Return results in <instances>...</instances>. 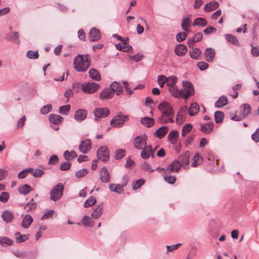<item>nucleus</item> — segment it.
<instances>
[{
    "instance_id": "43",
    "label": "nucleus",
    "mask_w": 259,
    "mask_h": 259,
    "mask_svg": "<svg viewBox=\"0 0 259 259\" xmlns=\"http://www.w3.org/2000/svg\"><path fill=\"white\" fill-rule=\"evenodd\" d=\"M64 157L67 161H69L72 159L77 157L75 151L72 150L71 152L65 151L64 153Z\"/></svg>"
},
{
    "instance_id": "18",
    "label": "nucleus",
    "mask_w": 259,
    "mask_h": 259,
    "mask_svg": "<svg viewBox=\"0 0 259 259\" xmlns=\"http://www.w3.org/2000/svg\"><path fill=\"white\" fill-rule=\"evenodd\" d=\"M201 131L205 134H209L213 129V123L209 122L206 123L200 124Z\"/></svg>"
},
{
    "instance_id": "4",
    "label": "nucleus",
    "mask_w": 259,
    "mask_h": 259,
    "mask_svg": "<svg viewBox=\"0 0 259 259\" xmlns=\"http://www.w3.org/2000/svg\"><path fill=\"white\" fill-rule=\"evenodd\" d=\"M64 185L62 183H59L55 186L50 192V199L53 201L59 200L63 195Z\"/></svg>"
},
{
    "instance_id": "40",
    "label": "nucleus",
    "mask_w": 259,
    "mask_h": 259,
    "mask_svg": "<svg viewBox=\"0 0 259 259\" xmlns=\"http://www.w3.org/2000/svg\"><path fill=\"white\" fill-rule=\"evenodd\" d=\"M179 136V133L177 131H171L168 135V140L171 144H174L177 142Z\"/></svg>"
},
{
    "instance_id": "1",
    "label": "nucleus",
    "mask_w": 259,
    "mask_h": 259,
    "mask_svg": "<svg viewBox=\"0 0 259 259\" xmlns=\"http://www.w3.org/2000/svg\"><path fill=\"white\" fill-rule=\"evenodd\" d=\"M159 110L162 115L158 119V121L161 124H166L167 122H174V111L171 105L166 102L163 101L158 106Z\"/></svg>"
},
{
    "instance_id": "35",
    "label": "nucleus",
    "mask_w": 259,
    "mask_h": 259,
    "mask_svg": "<svg viewBox=\"0 0 259 259\" xmlns=\"http://www.w3.org/2000/svg\"><path fill=\"white\" fill-rule=\"evenodd\" d=\"M228 103L227 98L225 96L220 97L215 103V106L218 108H221Z\"/></svg>"
},
{
    "instance_id": "7",
    "label": "nucleus",
    "mask_w": 259,
    "mask_h": 259,
    "mask_svg": "<svg viewBox=\"0 0 259 259\" xmlns=\"http://www.w3.org/2000/svg\"><path fill=\"white\" fill-rule=\"evenodd\" d=\"M128 117L126 115H124L121 113L114 116L110 121V125L112 127H120L123 125L124 122L128 120Z\"/></svg>"
},
{
    "instance_id": "15",
    "label": "nucleus",
    "mask_w": 259,
    "mask_h": 259,
    "mask_svg": "<svg viewBox=\"0 0 259 259\" xmlns=\"http://www.w3.org/2000/svg\"><path fill=\"white\" fill-rule=\"evenodd\" d=\"M100 180L102 183H107L110 181V177L106 167H103L100 172Z\"/></svg>"
},
{
    "instance_id": "2",
    "label": "nucleus",
    "mask_w": 259,
    "mask_h": 259,
    "mask_svg": "<svg viewBox=\"0 0 259 259\" xmlns=\"http://www.w3.org/2000/svg\"><path fill=\"white\" fill-rule=\"evenodd\" d=\"M74 68L77 71L84 72L90 66L88 56L78 55L73 61Z\"/></svg>"
},
{
    "instance_id": "12",
    "label": "nucleus",
    "mask_w": 259,
    "mask_h": 259,
    "mask_svg": "<svg viewBox=\"0 0 259 259\" xmlns=\"http://www.w3.org/2000/svg\"><path fill=\"white\" fill-rule=\"evenodd\" d=\"M101 34L100 30L96 28H92L89 33V39L90 41H95L100 39Z\"/></svg>"
},
{
    "instance_id": "14",
    "label": "nucleus",
    "mask_w": 259,
    "mask_h": 259,
    "mask_svg": "<svg viewBox=\"0 0 259 259\" xmlns=\"http://www.w3.org/2000/svg\"><path fill=\"white\" fill-rule=\"evenodd\" d=\"M190 155V152L189 151H186L179 156L178 161L181 163L182 166L185 167L189 165Z\"/></svg>"
},
{
    "instance_id": "27",
    "label": "nucleus",
    "mask_w": 259,
    "mask_h": 259,
    "mask_svg": "<svg viewBox=\"0 0 259 259\" xmlns=\"http://www.w3.org/2000/svg\"><path fill=\"white\" fill-rule=\"evenodd\" d=\"M189 55L192 59L199 60L201 59V51L199 48H193L189 51Z\"/></svg>"
},
{
    "instance_id": "32",
    "label": "nucleus",
    "mask_w": 259,
    "mask_h": 259,
    "mask_svg": "<svg viewBox=\"0 0 259 259\" xmlns=\"http://www.w3.org/2000/svg\"><path fill=\"white\" fill-rule=\"evenodd\" d=\"M225 37L228 42L232 45H234L236 46H240L238 40L235 35L231 34H227L225 35Z\"/></svg>"
},
{
    "instance_id": "58",
    "label": "nucleus",
    "mask_w": 259,
    "mask_h": 259,
    "mask_svg": "<svg viewBox=\"0 0 259 259\" xmlns=\"http://www.w3.org/2000/svg\"><path fill=\"white\" fill-rule=\"evenodd\" d=\"M88 172V170L86 168H82L78 170L75 176L77 178H81L85 176Z\"/></svg>"
},
{
    "instance_id": "48",
    "label": "nucleus",
    "mask_w": 259,
    "mask_h": 259,
    "mask_svg": "<svg viewBox=\"0 0 259 259\" xmlns=\"http://www.w3.org/2000/svg\"><path fill=\"white\" fill-rule=\"evenodd\" d=\"M36 208V203L33 199H32L30 201L27 203L25 206V209L27 211H30L32 210L35 209Z\"/></svg>"
},
{
    "instance_id": "11",
    "label": "nucleus",
    "mask_w": 259,
    "mask_h": 259,
    "mask_svg": "<svg viewBox=\"0 0 259 259\" xmlns=\"http://www.w3.org/2000/svg\"><path fill=\"white\" fill-rule=\"evenodd\" d=\"M91 147V140L90 139H85L81 141L78 149L80 152L86 154L90 150Z\"/></svg>"
},
{
    "instance_id": "56",
    "label": "nucleus",
    "mask_w": 259,
    "mask_h": 259,
    "mask_svg": "<svg viewBox=\"0 0 259 259\" xmlns=\"http://www.w3.org/2000/svg\"><path fill=\"white\" fill-rule=\"evenodd\" d=\"M52 109V106L51 104H47L43 106L40 109V112L42 114H46L50 112Z\"/></svg>"
},
{
    "instance_id": "20",
    "label": "nucleus",
    "mask_w": 259,
    "mask_h": 259,
    "mask_svg": "<svg viewBox=\"0 0 259 259\" xmlns=\"http://www.w3.org/2000/svg\"><path fill=\"white\" fill-rule=\"evenodd\" d=\"M219 7L218 2L213 1L206 4L204 7V11L206 12H209L216 10Z\"/></svg>"
},
{
    "instance_id": "37",
    "label": "nucleus",
    "mask_w": 259,
    "mask_h": 259,
    "mask_svg": "<svg viewBox=\"0 0 259 259\" xmlns=\"http://www.w3.org/2000/svg\"><path fill=\"white\" fill-rule=\"evenodd\" d=\"M199 110L198 105L196 103H193L191 104L189 109L188 112L190 116H194L197 114Z\"/></svg>"
},
{
    "instance_id": "8",
    "label": "nucleus",
    "mask_w": 259,
    "mask_h": 259,
    "mask_svg": "<svg viewBox=\"0 0 259 259\" xmlns=\"http://www.w3.org/2000/svg\"><path fill=\"white\" fill-rule=\"evenodd\" d=\"M140 155L144 159H147L150 157L154 158L155 156V149H153L151 145H146L142 149Z\"/></svg>"
},
{
    "instance_id": "41",
    "label": "nucleus",
    "mask_w": 259,
    "mask_h": 259,
    "mask_svg": "<svg viewBox=\"0 0 259 259\" xmlns=\"http://www.w3.org/2000/svg\"><path fill=\"white\" fill-rule=\"evenodd\" d=\"M81 223L85 227L92 228L93 227V222L91 219L88 215H84L81 220Z\"/></svg>"
},
{
    "instance_id": "42",
    "label": "nucleus",
    "mask_w": 259,
    "mask_h": 259,
    "mask_svg": "<svg viewBox=\"0 0 259 259\" xmlns=\"http://www.w3.org/2000/svg\"><path fill=\"white\" fill-rule=\"evenodd\" d=\"M202 162V158L199 153H197L194 157L193 161L192 162L191 166L192 167H196L200 165Z\"/></svg>"
},
{
    "instance_id": "3",
    "label": "nucleus",
    "mask_w": 259,
    "mask_h": 259,
    "mask_svg": "<svg viewBox=\"0 0 259 259\" xmlns=\"http://www.w3.org/2000/svg\"><path fill=\"white\" fill-rule=\"evenodd\" d=\"M181 97L187 100L194 94V89L192 83L189 81H183L182 89L180 90Z\"/></svg>"
},
{
    "instance_id": "24",
    "label": "nucleus",
    "mask_w": 259,
    "mask_h": 259,
    "mask_svg": "<svg viewBox=\"0 0 259 259\" xmlns=\"http://www.w3.org/2000/svg\"><path fill=\"white\" fill-rule=\"evenodd\" d=\"M168 131V127L167 126H163L159 128L154 133V136L159 139H162Z\"/></svg>"
},
{
    "instance_id": "21",
    "label": "nucleus",
    "mask_w": 259,
    "mask_h": 259,
    "mask_svg": "<svg viewBox=\"0 0 259 259\" xmlns=\"http://www.w3.org/2000/svg\"><path fill=\"white\" fill-rule=\"evenodd\" d=\"M19 34L17 31L12 32L11 33H8L6 35V39L8 41H12L15 42L17 44H20L19 39Z\"/></svg>"
},
{
    "instance_id": "26",
    "label": "nucleus",
    "mask_w": 259,
    "mask_h": 259,
    "mask_svg": "<svg viewBox=\"0 0 259 259\" xmlns=\"http://www.w3.org/2000/svg\"><path fill=\"white\" fill-rule=\"evenodd\" d=\"M109 88L112 90L113 95L115 93L117 95H119L121 94L123 91L122 85H120L116 81L113 82Z\"/></svg>"
},
{
    "instance_id": "49",
    "label": "nucleus",
    "mask_w": 259,
    "mask_h": 259,
    "mask_svg": "<svg viewBox=\"0 0 259 259\" xmlns=\"http://www.w3.org/2000/svg\"><path fill=\"white\" fill-rule=\"evenodd\" d=\"M178 78L176 76L172 75L168 77H166V84L169 87L175 85L177 81Z\"/></svg>"
},
{
    "instance_id": "47",
    "label": "nucleus",
    "mask_w": 259,
    "mask_h": 259,
    "mask_svg": "<svg viewBox=\"0 0 259 259\" xmlns=\"http://www.w3.org/2000/svg\"><path fill=\"white\" fill-rule=\"evenodd\" d=\"M70 110V105H66L61 106L58 110L59 113L62 115H67Z\"/></svg>"
},
{
    "instance_id": "53",
    "label": "nucleus",
    "mask_w": 259,
    "mask_h": 259,
    "mask_svg": "<svg viewBox=\"0 0 259 259\" xmlns=\"http://www.w3.org/2000/svg\"><path fill=\"white\" fill-rule=\"evenodd\" d=\"M26 56L30 59H35L38 58V54L37 51H28L26 53Z\"/></svg>"
},
{
    "instance_id": "59",
    "label": "nucleus",
    "mask_w": 259,
    "mask_h": 259,
    "mask_svg": "<svg viewBox=\"0 0 259 259\" xmlns=\"http://www.w3.org/2000/svg\"><path fill=\"white\" fill-rule=\"evenodd\" d=\"M9 199V194L6 192L1 193L0 195V201L3 203H6Z\"/></svg>"
},
{
    "instance_id": "46",
    "label": "nucleus",
    "mask_w": 259,
    "mask_h": 259,
    "mask_svg": "<svg viewBox=\"0 0 259 259\" xmlns=\"http://www.w3.org/2000/svg\"><path fill=\"white\" fill-rule=\"evenodd\" d=\"M191 20L189 18H186L182 21L181 27L183 30L185 31L188 30L189 27L190 26Z\"/></svg>"
},
{
    "instance_id": "45",
    "label": "nucleus",
    "mask_w": 259,
    "mask_h": 259,
    "mask_svg": "<svg viewBox=\"0 0 259 259\" xmlns=\"http://www.w3.org/2000/svg\"><path fill=\"white\" fill-rule=\"evenodd\" d=\"M214 116L216 123H220L223 121L224 114L222 111H218L214 112Z\"/></svg>"
},
{
    "instance_id": "60",
    "label": "nucleus",
    "mask_w": 259,
    "mask_h": 259,
    "mask_svg": "<svg viewBox=\"0 0 259 259\" xmlns=\"http://www.w3.org/2000/svg\"><path fill=\"white\" fill-rule=\"evenodd\" d=\"M143 57L142 54H137L135 55H130L128 58L131 60L134 61L136 62L141 61Z\"/></svg>"
},
{
    "instance_id": "44",
    "label": "nucleus",
    "mask_w": 259,
    "mask_h": 259,
    "mask_svg": "<svg viewBox=\"0 0 259 259\" xmlns=\"http://www.w3.org/2000/svg\"><path fill=\"white\" fill-rule=\"evenodd\" d=\"M29 235H21L19 232H16L15 233V237L17 241L19 243L23 242L27 240L29 238Z\"/></svg>"
},
{
    "instance_id": "64",
    "label": "nucleus",
    "mask_w": 259,
    "mask_h": 259,
    "mask_svg": "<svg viewBox=\"0 0 259 259\" xmlns=\"http://www.w3.org/2000/svg\"><path fill=\"white\" fill-rule=\"evenodd\" d=\"M251 138L255 143L259 142V128L251 135Z\"/></svg>"
},
{
    "instance_id": "10",
    "label": "nucleus",
    "mask_w": 259,
    "mask_h": 259,
    "mask_svg": "<svg viewBox=\"0 0 259 259\" xmlns=\"http://www.w3.org/2000/svg\"><path fill=\"white\" fill-rule=\"evenodd\" d=\"M97 157L99 159L102 161H107L109 158V152L107 147L105 146L100 147L97 153Z\"/></svg>"
},
{
    "instance_id": "62",
    "label": "nucleus",
    "mask_w": 259,
    "mask_h": 259,
    "mask_svg": "<svg viewBox=\"0 0 259 259\" xmlns=\"http://www.w3.org/2000/svg\"><path fill=\"white\" fill-rule=\"evenodd\" d=\"M121 45L122 47V51L123 52H128L132 49V47L130 46L128 42L123 40L121 41Z\"/></svg>"
},
{
    "instance_id": "31",
    "label": "nucleus",
    "mask_w": 259,
    "mask_h": 259,
    "mask_svg": "<svg viewBox=\"0 0 259 259\" xmlns=\"http://www.w3.org/2000/svg\"><path fill=\"white\" fill-rule=\"evenodd\" d=\"M181 163L178 160H174L167 168L166 170L170 171L178 172L181 166Z\"/></svg>"
},
{
    "instance_id": "16",
    "label": "nucleus",
    "mask_w": 259,
    "mask_h": 259,
    "mask_svg": "<svg viewBox=\"0 0 259 259\" xmlns=\"http://www.w3.org/2000/svg\"><path fill=\"white\" fill-rule=\"evenodd\" d=\"M187 107L186 106L182 108L177 114L176 122L178 124H182L185 121V116L186 115Z\"/></svg>"
},
{
    "instance_id": "13",
    "label": "nucleus",
    "mask_w": 259,
    "mask_h": 259,
    "mask_svg": "<svg viewBox=\"0 0 259 259\" xmlns=\"http://www.w3.org/2000/svg\"><path fill=\"white\" fill-rule=\"evenodd\" d=\"M87 116V111L83 109H79L75 111L74 118L77 122H81L84 120Z\"/></svg>"
},
{
    "instance_id": "57",
    "label": "nucleus",
    "mask_w": 259,
    "mask_h": 259,
    "mask_svg": "<svg viewBox=\"0 0 259 259\" xmlns=\"http://www.w3.org/2000/svg\"><path fill=\"white\" fill-rule=\"evenodd\" d=\"M125 154V151L123 149H118L115 152V157L116 159L119 160L121 159Z\"/></svg>"
},
{
    "instance_id": "6",
    "label": "nucleus",
    "mask_w": 259,
    "mask_h": 259,
    "mask_svg": "<svg viewBox=\"0 0 259 259\" xmlns=\"http://www.w3.org/2000/svg\"><path fill=\"white\" fill-rule=\"evenodd\" d=\"M100 85L98 83L88 82L83 83L81 85L82 91L85 94H91L99 90Z\"/></svg>"
},
{
    "instance_id": "34",
    "label": "nucleus",
    "mask_w": 259,
    "mask_h": 259,
    "mask_svg": "<svg viewBox=\"0 0 259 259\" xmlns=\"http://www.w3.org/2000/svg\"><path fill=\"white\" fill-rule=\"evenodd\" d=\"M168 91L173 97L177 98L181 97L182 95L180 92V90L179 89L177 86L174 85L169 87Z\"/></svg>"
},
{
    "instance_id": "55",
    "label": "nucleus",
    "mask_w": 259,
    "mask_h": 259,
    "mask_svg": "<svg viewBox=\"0 0 259 259\" xmlns=\"http://www.w3.org/2000/svg\"><path fill=\"white\" fill-rule=\"evenodd\" d=\"M144 183V180L143 179H139L133 183L132 184V188L134 190H136L140 188Z\"/></svg>"
},
{
    "instance_id": "38",
    "label": "nucleus",
    "mask_w": 259,
    "mask_h": 259,
    "mask_svg": "<svg viewBox=\"0 0 259 259\" xmlns=\"http://www.w3.org/2000/svg\"><path fill=\"white\" fill-rule=\"evenodd\" d=\"M32 190V189L30 187V185L27 184H24L20 186L18 188L19 192L24 195L27 194L28 193L31 192Z\"/></svg>"
},
{
    "instance_id": "63",
    "label": "nucleus",
    "mask_w": 259,
    "mask_h": 259,
    "mask_svg": "<svg viewBox=\"0 0 259 259\" xmlns=\"http://www.w3.org/2000/svg\"><path fill=\"white\" fill-rule=\"evenodd\" d=\"M45 174V171L39 169H33L32 176L35 178H39Z\"/></svg>"
},
{
    "instance_id": "19",
    "label": "nucleus",
    "mask_w": 259,
    "mask_h": 259,
    "mask_svg": "<svg viewBox=\"0 0 259 259\" xmlns=\"http://www.w3.org/2000/svg\"><path fill=\"white\" fill-rule=\"evenodd\" d=\"M113 91L111 89L106 88L104 89L100 94V98L101 100H106L112 98L113 97Z\"/></svg>"
},
{
    "instance_id": "39",
    "label": "nucleus",
    "mask_w": 259,
    "mask_h": 259,
    "mask_svg": "<svg viewBox=\"0 0 259 259\" xmlns=\"http://www.w3.org/2000/svg\"><path fill=\"white\" fill-rule=\"evenodd\" d=\"M13 213L7 210L4 211L2 215V219L6 223H10L13 219Z\"/></svg>"
},
{
    "instance_id": "17",
    "label": "nucleus",
    "mask_w": 259,
    "mask_h": 259,
    "mask_svg": "<svg viewBox=\"0 0 259 259\" xmlns=\"http://www.w3.org/2000/svg\"><path fill=\"white\" fill-rule=\"evenodd\" d=\"M215 55V51L214 49L211 48H206L204 52L205 60L208 62L213 61Z\"/></svg>"
},
{
    "instance_id": "33",
    "label": "nucleus",
    "mask_w": 259,
    "mask_h": 259,
    "mask_svg": "<svg viewBox=\"0 0 259 259\" xmlns=\"http://www.w3.org/2000/svg\"><path fill=\"white\" fill-rule=\"evenodd\" d=\"M89 73L90 77L96 81H99L101 80L100 74L97 70L94 68H91L90 69Z\"/></svg>"
},
{
    "instance_id": "51",
    "label": "nucleus",
    "mask_w": 259,
    "mask_h": 259,
    "mask_svg": "<svg viewBox=\"0 0 259 259\" xmlns=\"http://www.w3.org/2000/svg\"><path fill=\"white\" fill-rule=\"evenodd\" d=\"M12 240L8 237H0V244L3 246L10 245L12 244Z\"/></svg>"
},
{
    "instance_id": "25",
    "label": "nucleus",
    "mask_w": 259,
    "mask_h": 259,
    "mask_svg": "<svg viewBox=\"0 0 259 259\" xmlns=\"http://www.w3.org/2000/svg\"><path fill=\"white\" fill-rule=\"evenodd\" d=\"M33 220L31 215L29 214L25 215L22 219L21 224V227L24 229L28 228L33 222Z\"/></svg>"
},
{
    "instance_id": "61",
    "label": "nucleus",
    "mask_w": 259,
    "mask_h": 259,
    "mask_svg": "<svg viewBox=\"0 0 259 259\" xmlns=\"http://www.w3.org/2000/svg\"><path fill=\"white\" fill-rule=\"evenodd\" d=\"M142 169L143 170H144L145 171H148L149 172H153V171L155 170V169H152L149 163L146 162H144L142 165Z\"/></svg>"
},
{
    "instance_id": "9",
    "label": "nucleus",
    "mask_w": 259,
    "mask_h": 259,
    "mask_svg": "<svg viewBox=\"0 0 259 259\" xmlns=\"http://www.w3.org/2000/svg\"><path fill=\"white\" fill-rule=\"evenodd\" d=\"M95 120H99L105 118L110 114V110L107 108H97L94 110Z\"/></svg>"
},
{
    "instance_id": "22",
    "label": "nucleus",
    "mask_w": 259,
    "mask_h": 259,
    "mask_svg": "<svg viewBox=\"0 0 259 259\" xmlns=\"http://www.w3.org/2000/svg\"><path fill=\"white\" fill-rule=\"evenodd\" d=\"M251 108L248 104H244L240 107V115L244 119L251 112Z\"/></svg>"
},
{
    "instance_id": "52",
    "label": "nucleus",
    "mask_w": 259,
    "mask_h": 259,
    "mask_svg": "<svg viewBox=\"0 0 259 259\" xmlns=\"http://www.w3.org/2000/svg\"><path fill=\"white\" fill-rule=\"evenodd\" d=\"M96 202L95 197L91 196L89 197L84 202V206L85 207H89L93 205Z\"/></svg>"
},
{
    "instance_id": "36",
    "label": "nucleus",
    "mask_w": 259,
    "mask_h": 259,
    "mask_svg": "<svg viewBox=\"0 0 259 259\" xmlns=\"http://www.w3.org/2000/svg\"><path fill=\"white\" fill-rule=\"evenodd\" d=\"M141 122L143 125L148 127H150L154 124V119L152 118L144 117L141 118Z\"/></svg>"
},
{
    "instance_id": "50",
    "label": "nucleus",
    "mask_w": 259,
    "mask_h": 259,
    "mask_svg": "<svg viewBox=\"0 0 259 259\" xmlns=\"http://www.w3.org/2000/svg\"><path fill=\"white\" fill-rule=\"evenodd\" d=\"M207 25V21L205 19L203 18H196L194 22L193 25H198L200 26H204Z\"/></svg>"
},
{
    "instance_id": "29",
    "label": "nucleus",
    "mask_w": 259,
    "mask_h": 259,
    "mask_svg": "<svg viewBox=\"0 0 259 259\" xmlns=\"http://www.w3.org/2000/svg\"><path fill=\"white\" fill-rule=\"evenodd\" d=\"M49 119L52 123L58 124L62 122L63 118L59 115L51 114L49 115Z\"/></svg>"
},
{
    "instance_id": "23",
    "label": "nucleus",
    "mask_w": 259,
    "mask_h": 259,
    "mask_svg": "<svg viewBox=\"0 0 259 259\" xmlns=\"http://www.w3.org/2000/svg\"><path fill=\"white\" fill-rule=\"evenodd\" d=\"M176 54L178 56H183L187 52V48L184 44H179L175 49Z\"/></svg>"
},
{
    "instance_id": "30",
    "label": "nucleus",
    "mask_w": 259,
    "mask_h": 259,
    "mask_svg": "<svg viewBox=\"0 0 259 259\" xmlns=\"http://www.w3.org/2000/svg\"><path fill=\"white\" fill-rule=\"evenodd\" d=\"M109 187L111 192H116L118 194H122L124 192L123 186L120 184H111L109 185Z\"/></svg>"
},
{
    "instance_id": "5",
    "label": "nucleus",
    "mask_w": 259,
    "mask_h": 259,
    "mask_svg": "<svg viewBox=\"0 0 259 259\" xmlns=\"http://www.w3.org/2000/svg\"><path fill=\"white\" fill-rule=\"evenodd\" d=\"M147 136L146 134H141L136 137L133 141L134 147L138 150H142L147 145Z\"/></svg>"
},
{
    "instance_id": "28",
    "label": "nucleus",
    "mask_w": 259,
    "mask_h": 259,
    "mask_svg": "<svg viewBox=\"0 0 259 259\" xmlns=\"http://www.w3.org/2000/svg\"><path fill=\"white\" fill-rule=\"evenodd\" d=\"M103 211V205L99 204L93 211L91 214L92 217L94 219L99 218L102 214Z\"/></svg>"
},
{
    "instance_id": "54",
    "label": "nucleus",
    "mask_w": 259,
    "mask_h": 259,
    "mask_svg": "<svg viewBox=\"0 0 259 259\" xmlns=\"http://www.w3.org/2000/svg\"><path fill=\"white\" fill-rule=\"evenodd\" d=\"M187 33L185 32H179L176 35V39L178 42H182L187 38Z\"/></svg>"
}]
</instances>
